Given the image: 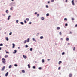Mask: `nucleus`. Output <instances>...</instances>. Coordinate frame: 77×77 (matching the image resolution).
<instances>
[{"instance_id":"obj_28","label":"nucleus","mask_w":77,"mask_h":77,"mask_svg":"<svg viewBox=\"0 0 77 77\" xmlns=\"http://www.w3.org/2000/svg\"><path fill=\"white\" fill-rule=\"evenodd\" d=\"M46 16H49V14L47 13L46 14Z\"/></svg>"},{"instance_id":"obj_24","label":"nucleus","mask_w":77,"mask_h":77,"mask_svg":"<svg viewBox=\"0 0 77 77\" xmlns=\"http://www.w3.org/2000/svg\"><path fill=\"white\" fill-rule=\"evenodd\" d=\"M20 24H22V25L24 24V23H23V22H20Z\"/></svg>"},{"instance_id":"obj_20","label":"nucleus","mask_w":77,"mask_h":77,"mask_svg":"<svg viewBox=\"0 0 77 77\" xmlns=\"http://www.w3.org/2000/svg\"><path fill=\"white\" fill-rule=\"evenodd\" d=\"M26 42H27V40H25L24 42V44H26Z\"/></svg>"},{"instance_id":"obj_2","label":"nucleus","mask_w":77,"mask_h":77,"mask_svg":"<svg viewBox=\"0 0 77 77\" xmlns=\"http://www.w3.org/2000/svg\"><path fill=\"white\" fill-rule=\"evenodd\" d=\"M74 0H73L72 1V3L73 5H74Z\"/></svg>"},{"instance_id":"obj_38","label":"nucleus","mask_w":77,"mask_h":77,"mask_svg":"<svg viewBox=\"0 0 77 77\" xmlns=\"http://www.w3.org/2000/svg\"><path fill=\"white\" fill-rule=\"evenodd\" d=\"M16 23H18V20H16Z\"/></svg>"},{"instance_id":"obj_39","label":"nucleus","mask_w":77,"mask_h":77,"mask_svg":"<svg viewBox=\"0 0 77 77\" xmlns=\"http://www.w3.org/2000/svg\"><path fill=\"white\" fill-rule=\"evenodd\" d=\"M54 1V0H51V2H53Z\"/></svg>"},{"instance_id":"obj_25","label":"nucleus","mask_w":77,"mask_h":77,"mask_svg":"<svg viewBox=\"0 0 77 77\" xmlns=\"http://www.w3.org/2000/svg\"><path fill=\"white\" fill-rule=\"evenodd\" d=\"M62 63V61H60L59 62V64H60V63Z\"/></svg>"},{"instance_id":"obj_13","label":"nucleus","mask_w":77,"mask_h":77,"mask_svg":"<svg viewBox=\"0 0 77 77\" xmlns=\"http://www.w3.org/2000/svg\"><path fill=\"white\" fill-rule=\"evenodd\" d=\"M42 61L43 63H44V59H42Z\"/></svg>"},{"instance_id":"obj_43","label":"nucleus","mask_w":77,"mask_h":77,"mask_svg":"<svg viewBox=\"0 0 77 77\" xmlns=\"http://www.w3.org/2000/svg\"><path fill=\"white\" fill-rule=\"evenodd\" d=\"M6 53H8V54H9V53L8 52H6Z\"/></svg>"},{"instance_id":"obj_30","label":"nucleus","mask_w":77,"mask_h":77,"mask_svg":"<svg viewBox=\"0 0 77 77\" xmlns=\"http://www.w3.org/2000/svg\"><path fill=\"white\" fill-rule=\"evenodd\" d=\"M42 69V68L41 67H39L38 68L39 69H40V70H41V69Z\"/></svg>"},{"instance_id":"obj_45","label":"nucleus","mask_w":77,"mask_h":77,"mask_svg":"<svg viewBox=\"0 0 77 77\" xmlns=\"http://www.w3.org/2000/svg\"><path fill=\"white\" fill-rule=\"evenodd\" d=\"M46 8H48V5H46Z\"/></svg>"},{"instance_id":"obj_60","label":"nucleus","mask_w":77,"mask_h":77,"mask_svg":"<svg viewBox=\"0 0 77 77\" xmlns=\"http://www.w3.org/2000/svg\"><path fill=\"white\" fill-rule=\"evenodd\" d=\"M12 1H14V0H11Z\"/></svg>"},{"instance_id":"obj_48","label":"nucleus","mask_w":77,"mask_h":77,"mask_svg":"<svg viewBox=\"0 0 77 77\" xmlns=\"http://www.w3.org/2000/svg\"><path fill=\"white\" fill-rule=\"evenodd\" d=\"M60 35H61L62 33L61 32H60Z\"/></svg>"},{"instance_id":"obj_19","label":"nucleus","mask_w":77,"mask_h":77,"mask_svg":"<svg viewBox=\"0 0 77 77\" xmlns=\"http://www.w3.org/2000/svg\"><path fill=\"white\" fill-rule=\"evenodd\" d=\"M57 30H59L60 29V27H57Z\"/></svg>"},{"instance_id":"obj_53","label":"nucleus","mask_w":77,"mask_h":77,"mask_svg":"<svg viewBox=\"0 0 77 77\" xmlns=\"http://www.w3.org/2000/svg\"><path fill=\"white\" fill-rule=\"evenodd\" d=\"M35 14H37V12H35Z\"/></svg>"},{"instance_id":"obj_35","label":"nucleus","mask_w":77,"mask_h":77,"mask_svg":"<svg viewBox=\"0 0 77 77\" xmlns=\"http://www.w3.org/2000/svg\"><path fill=\"white\" fill-rule=\"evenodd\" d=\"M12 32H10L9 34V35H12Z\"/></svg>"},{"instance_id":"obj_52","label":"nucleus","mask_w":77,"mask_h":77,"mask_svg":"<svg viewBox=\"0 0 77 77\" xmlns=\"http://www.w3.org/2000/svg\"><path fill=\"white\" fill-rule=\"evenodd\" d=\"M60 67L58 68V70H60Z\"/></svg>"},{"instance_id":"obj_46","label":"nucleus","mask_w":77,"mask_h":77,"mask_svg":"<svg viewBox=\"0 0 77 77\" xmlns=\"http://www.w3.org/2000/svg\"><path fill=\"white\" fill-rule=\"evenodd\" d=\"M29 24H32V23L31 22H30L29 23Z\"/></svg>"},{"instance_id":"obj_62","label":"nucleus","mask_w":77,"mask_h":77,"mask_svg":"<svg viewBox=\"0 0 77 77\" xmlns=\"http://www.w3.org/2000/svg\"><path fill=\"white\" fill-rule=\"evenodd\" d=\"M0 77H1V76H0Z\"/></svg>"},{"instance_id":"obj_10","label":"nucleus","mask_w":77,"mask_h":77,"mask_svg":"<svg viewBox=\"0 0 77 77\" xmlns=\"http://www.w3.org/2000/svg\"><path fill=\"white\" fill-rule=\"evenodd\" d=\"M26 41H27V42H29V41H30V39H29V38H28Z\"/></svg>"},{"instance_id":"obj_21","label":"nucleus","mask_w":77,"mask_h":77,"mask_svg":"<svg viewBox=\"0 0 77 77\" xmlns=\"http://www.w3.org/2000/svg\"><path fill=\"white\" fill-rule=\"evenodd\" d=\"M41 20H44V17H42L41 18Z\"/></svg>"},{"instance_id":"obj_6","label":"nucleus","mask_w":77,"mask_h":77,"mask_svg":"<svg viewBox=\"0 0 77 77\" xmlns=\"http://www.w3.org/2000/svg\"><path fill=\"white\" fill-rule=\"evenodd\" d=\"M9 72H7V73H6L5 75L6 76H8V74Z\"/></svg>"},{"instance_id":"obj_58","label":"nucleus","mask_w":77,"mask_h":77,"mask_svg":"<svg viewBox=\"0 0 77 77\" xmlns=\"http://www.w3.org/2000/svg\"><path fill=\"white\" fill-rule=\"evenodd\" d=\"M1 58H2V57L0 56V59H1Z\"/></svg>"},{"instance_id":"obj_3","label":"nucleus","mask_w":77,"mask_h":77,"mask_svg":"<svg viewBox=\"0 0 77 77\" xmlns=\"http://www.w3.org/2000/svg\"><path fill=\"white\" fill-rule=\"evenodd\" d=\"M72 76V75L71 73H70L69 75V77H71Z\"/></svg>"},{"instance_id":"obj_36","label":"nucleus","mask_w":77,"mask_h":77,"mask_svg":"<svg viewBox=\"0 0 77 77\" xmlns=\"http://www.w3.org/2000/svg\"><path fill=\"white\" fill-rule=\"evenodd\" d=\"M0 46H3V44H0Z\"/></svg>"},{"instance_id":"obj_9","label":"nucleus","mask_w":77,"mask_h":77,"mask_svg":"<svg viewBox=\"0 0 77 77\" xmlns=\"http://www.w3.org/2000/svg\"><path fill=\"white\" fill-rule=\"evenodd\" d=\"M14 52H13V53L15 54L17 53V50H14Z\"/></svg>"},{"instance_id":"obj_54","label":"nucleus","mask_w":77,"mask_h":77,"mask_svg":"<svg viewBox=\"0 0 77 77\" xmlns=\"http://www.w3.org/2000/svg\"><path fill=\"white\" fill-rule=\"evenodd\" d=\"M18 49H20V48L19 47H18Z\"/></svg>"},{"instance_id":"obj_61","label":"nucleus","mask_w":77,"mask_h":77,"mask_svg":"<svg viewBox=\"0 0 77 77\" xmlns=\"http://www.w3.org/2000/svg\"><path fill=\"white\" fill-rule=\"evenodd\" d=\"M5 52L6 51V50H5Z\"/></svg>"},{"instance_id":"obj_57","label":"nucleus","mask_w":77,"mask_h":77,"mask_svg":"<svg viewBox=\"0 0 77 77\" xmlns=\"http://www.w3.org/2000/svg\"><path fill=\"white\" fill-rule=\"evenodd\" d=\"M48 60H50L48 59Z\"/></svg>"},{"instance_id":"obj_42","label":"nucleus","mask_w":77,"mask_h":77,"mask_svg":"<svg viewBox=\"0 0 77 77\" xmlns=\"http://www.w3.org/2000/svg\"><path fill=\"white\" fill-rule=\"evenodd\" d=\"M13 8V7H11V8H10L11 10H12V8Z\"/></svg>"},{"instance_id":"obj_8","label":"nucleus","mask_w":77,"mask_h":77,"mask_svg":"<svg viewBox=\"0 0 77 77\" xmlns=\"http://www.w3.org/2000/svg\"><path fill=\"white\" fill-rule=\"evenodd\" d=\"M4 57H5V58H7V57H8V55H5V56Z\"/></svg>"},{"instance_id":"obj_40","label":"nucleus","mask_w":77,"mask_h":77,"mask_svg":"<svg viewBox=\"0 0 77 77\" xmlns=\"http://www.w3.org/2000/svg\"><path fill=\"white\" fill-rule=\"evenodd\" d=\"M25 23H27V22L26 20L24 21Z\"/></svg>"},{"instance_id":"obj_32","label":"nucleus","mask_w":77,"mask_h":77,"mask_svg":"<svg viewBox=\"0 0 77 77\" xmlns=\"http://www.w3.org/2000/svg\"><path fill=\"white\" fill-rule=\"evenodd\" d=\"M64 54H65V52H63L62 53V55H64Z\"/></svg>"},{"instance_id":"obj_55","label":"nucleus","mask_w":77,"mask_h":77,"mask_svg":"<svg viewBox=\"0 0 77 77\" xmlns=\"http://www.w3.org/2000/svg\"><path fill=\"white\" fill-rule=\"evenodd\" d=\"M68 0H66V2H67V1Z\"/></svg>"},{"instance_id":"obj_33","label":"nucleus","mask_w":77,"mask_h":77,"mask_svg":"<svg viewBox=\"0 0 77 77\" xmlns=\"http://www.w3.org/2000/svg\"><path fill=\"white\" fill-rule=\"evenodd\" d=\"M25 47H26V48H27V47H28V46H27V45H25Z\"/></svg>"},{"instance_id":"obj_1","label":"nucleus","mask_w":77,"mask_h":77,"mask_svg":"<svg viewBox=\"0 0 77 77\" xmlns=\"http://www.w3.org/2000/svg\"><path fill=\"white\" fill-rule=\"evenodd\" d=\"M2 62L4 64H5L6 63V59H5L4 58H3L2 60Z\"/></svg>"},{"instance_id":"obj_4","label":"nucleus","mask_w":77,"mask_h":77,"mask_svg":"<svg viewBox=\"0 0 77 77\" xmlns=\"http://www.w3.org/2000/svg\"><path fill=\"white\" fill-rule=\"evenodd\" d=\"M5 66H4L3 67V68H2V71H4V69H5Z\"/></svg>"},{"instance_id":"obj_22","label":"nucleus","mask_w":77,"mask_h":77,"mask_svg":"<svg viewBox=\"0 0 77 77\" xmlns=\"http://www.w3.org/2000/svg\"><path fill=\"white\" fill-rule=\"evenodd\" d=\"M14 66H18V65L17 64H15L14 65Z\"/></svg>"},{"instance_id":"obj_49","label":"nucleus","mask_w":77,"mask_h":77,"mask_svg":"<svg viewBox=\"0 0 77 77\" xmlns=\"http://www.w3.org/2000/svg\"><path fill=\"white\" fill-rule=\"evenodd\" d=\"M48 3H50V1H48Z\"/></svg>"},{"instance_id":"obj_34","label":"nucleus","mask_w":77,"mask_h":77,"mask_svg":"<svg viewBox=\"0 0 77 77\" xmlns=\"http://www.w3.org/2000/svg\"><path fill=\"white\" fill-rule=\"evenodd\" d=\"M39 14H37V17H39Z\"/></svg>"},{"instance_id":"obj_51","label":"nucleus","mask_w":77,"mask_h":77,"mask_svg":"<svg viewBox=\"0 0 77 77\" xmlns=\"http://www.w3.org/2000/svg\"><path fill=\"white\" fill-rule=\"evenodd\" d=\"M2 50V47H0V50Z\"/></svg>"},{"instance_id":"obj_17","label":"nucleus","mask_w":77,"mask_h":77,"mask_svg":"<svg viewBox=\"0 0 77 77\" xmlns=\"http://www.w3.org/2000/svg\"><path fill=\"white\" fill-rule=\"evenodd\" d=\"M73 50L74 51H75V47H74L73 48Z\"/></svg>"},{"instance_id":"obj_26","label":"nucleus","mask_w":77,"mask_h":77,"mask_svg":"<svg viewBox=\"0 0 77 77\" xmlns=\"http://www.w3.org/2000/svg\"><path fill=\"white\" fill-rule=\"evenodd\" d=\"M66 40L67 41H69V38H67L66 39Z\"/></svg>"},{"instance_id":"obj_18","label":"nucleus","mask_w":77,"mask_h":77,"mask_svg":"<svg viewBox=\"0 0 77 77\" xmlns=\"http://www.w3.org/2000/svg\"><path fill=\"white\" fill-rule=\"evenodd\" d=\"M15 47V44H13V48H14Z\"/></svg>"},{"instance_id":"obj_7","label":"nucleus","mask_w":77,"mask_h":77,"mask_svg":"<svg viewBox=\"0 0 77 77\" xmlns=\"http://www.w3.org/2000/svg\"><path fill=\"white\" fill-rule=\"evenodd\" d=\"M22 73H25V71L24 70H22Z\"/></svg>"},{"instance_id":"obj_27","label":"nucleus","mask_w":77,"mask_h":77,"mask_svg":"<svg viewBox=\"0 0 77 77\" xmlns=\"http://www.w3.org/2000/svg\"><path fill=\"white\" fill-rule=\"evenodd\" d=\"M40 38L41 39H42L43 38V36H41L40 37Z\"/></svg>"},{"instance_id":"obj_47","label":"nucleus","mask_w":77,"mask_h":77,"mask_svg":"<svg viewBox=\"0 0 77 77\" xmlns=\"http://www.w3.org/2000/svg\"><path fill=\"white\" fill-rule=\"evenodd\" d=\"M75 27H77V24L75 25Z\"/></svg>"},{"instance_id":"obj_31","label":"nucleus","mask_w":77,"mask_h":77,"mask_svg":"<svg viewBox=\"0 0 77 77\" xmlns=\"http://www.w3.org/2000/svg\"><path fill=\"white\" fill-rule=\"evenodd\" d=\"M35 66H33V68L34 69H35Z\"/></svg>"},{"instance_id":"obj_29","label":"nucleus","mask_w":77,"mask_h":77,"mask_svg":"<svg viewBox=\"0 0 77 77\" xmlns=\"http://www.w3.org/2000/svg\"><path fill=\"white\" fill-rule=\"evenodd\" d=\"M64 20L65 21H67V19H66V18H65L64 19Z\"/></svg>"},{"instance_id":"obj_5","label":"nucleus","mask_w":77,"mask_h":77,"mask_svg":"<svg viewBox=\"0 0 77 77\" xmlns=\"http://www.w3.org/2000/svg\"><path fill=\"white\" fill-rule=\"evenodd\" d=\"M23 57H24V59H26V58H27V57L26 56H25V55H23Z\"/></svg>"},{"instance_id":"obj_14","label":"nucleus","mask_w":77,"mask_h":77,"mask_svg":"<svg viewBox=\"0 0 77 77\" xmlns=\"http://www.w3.org/2000/svg\"><path fill=\"white\" fill-rule=\"evenodd\" d=\"M32 50H33V48H30V50L31 51H32Z\"/></svg>"},{"instance_id":"obj_15","label":"nucleus","mask_w":77,"mask_h":77,"mask_svg":"<svg viewBox=\"0 0 77 77\" xmlns=\"http://www.w3.org/2000/svg\"><path fill=\"white\" fill-rule=\"evenodd\" d=\"M11 67H12V65H10L9 66V68H11Z\"/></svg>"},{"instance_id":"obj_41","label":"nucleus","mask_w":77,"mask_h":77,"mask_svg":"<svg viewBox=\"0 0 77 77\" xmlns=\"http://www.w3.org/2000/svg\"><path fill=\"white\" fill-rule=\"evenodd\" d=\"M33 40L34 41H35V38H33Z\"/></svg>"},{"instance_id":"obj_12","label":"nucleus","mask_w":77,"mask_h":77,"mask_svg":"<svg viewBox=\"0 0 77 77\" xmlns=\"http://www.w3.org/2000/svg\"><path fill=\"white\" fill-rule=\"evenodd\" d=\"M26 21H29V18H26Z\"/></svg>"},{"instance_id":"obj_37","label":"nucleus","mask_w":77,"mask_h":77,"mask_svg":"<svg viewBox=\"0 0 77 77\" xmlns=\"http://www.w3.org/2000/svg\"><path fill=\"white\" fill-rule=\"evenodd\" d=\"M65 26H68V24L66 23L65 24Z\"/></svg>"},{"instance_id":"obj_59","label":"nucleus","mask_w":77,"mask_h":77,"mask_svg":"<svg viewBox=\"0 0 77 77\" xmlns=\"http://www.w3.org/2000/svg\"><path fill=\"white\" fill-rule=\"evenodd\" d=\"M70 33H72V32H70Z\"/></svg>"},{"instance_id":"obj_16","label":"nucleus","mask_w":77,"mask_h":77,"mask_svg":"<svg viewBox=\"0 0 77 77\" xmlns=\"http://www.w3.org/2000/svg\"><path fill=\"white\" fill-rule=\"evenodd\" d=\"M6 40L7 41H8V40H9V39L8 38V37H6V38H5Z\"/></svg>"},{"instance_id":"obj_44","label":"nucleus","mask_w":77,"mask_h":77,"mask_svg":"<svg viewBox=\"0 0 77 77\" xmlns=\"http://www.w3.org/2000/svg\"><path fill=\"white\" fill-rule=\"evenodd\" d=\"M72 20H74V18H72Z\"/></svg>"},{"instance_id":"obj_56","label":"nucleus","mask_w":77,"mask_h":77,"mask_svg":"<svg viewBox=\"0 0 77 77\" xmlns=\"http://www.w3.org/2000/svg\"><path fill=\"white\" fill-rule=\"evenodd\" d=\"M61 40H62H62H63V39H62V38H61Z\"/></svg>"},{"instance_id":"obj_50","label":"nucleus","mask_w":77,"mask_h":77,"mask_svg":"<svg viewBox=\"0 0 77 77\" xmlns=\"http://www.w3.org/2000/svg\"><path fill=\"white\" fill-rule=\"evenodd\" d=\"M8 10H6V13H8Z\"/></svg>"},{"instance_id":"obj_23","label":"nucleus","mask_w":77,"mask_h":77,"mask_svg":"<svg viewBox=\"0 0 77 77\" xmlns=\"http://www.w3.org/2000/svg\"><path fill=\"white\" fill-rule=\"evenodd\" d=\"M11 17V16H8V20H9V17Z\"/></svg>"},{"instance_id":"obj_11","label":"nucleus","mask_w":77,"mask_h":77,"mask_svg":"<svg viewBox=\"0 0 77 77\" xmlns=\"http://www.w3.org/2000/svg\"><path fill=\"white\" fill-rule=\"evenodd\" d=\"M28 66L29 68H30V64H28Z\"/></svg>"}]
</instances>
